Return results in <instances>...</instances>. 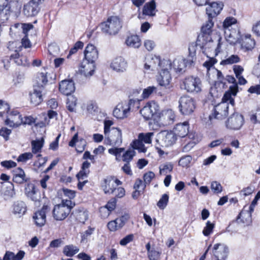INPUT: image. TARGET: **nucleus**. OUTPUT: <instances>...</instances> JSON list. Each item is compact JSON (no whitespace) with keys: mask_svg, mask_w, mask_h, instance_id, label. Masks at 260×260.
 Here are the masks:
<instances>
[{"mask_svg":"<svg viewBox=\"0 0 260 260\" xmlns=\"http://www.w3.org/2000/svg\"><path fill=\"white\" fill-rule=\"evenodd\" d=\"M237 21L236 18L227 17L223 21L222 29L226 40L231 44H235L239 39V30L236 26Z\"/></svg>","mask_w":260,"mask_h":260,"instance_id":"1","label":"nucleus"},{"mask_svg":"<svg viewBox=\"0 0 260 260\" xmlns=\"http://www.w3.org/2000/svg\"><path fill=\"white\" fill-rule=\"evenodd\" d=\"M213 22L211 19H209L202 27L201 34L198 36L197 42L201 46H204L205 48H211L214 46H217L218 43V39L216 42L211 37L212 32V27L213 26Z\"/></svg>","mask_w":260,"mask_h":260,"instance_id":"2","label":"nucleus"},{"mask_svg":"<svg viewBox=\"0 0 260 260\" xmlns=\"http://www.w3.org/2000/svg\"><path fill=\"white\" fill-rule=\"evenodd\" d=\"M75 206V203L71 200H62L60 204L56 205L54 207L52 211L53 218L57 221L64 220L68 217Z\"/></svg>","mask_w":260,"mask_h":260,"instance_id":"3","label":"nucleus"},{"mask_svg":"<svg viewBox=\"0 0 260 260\" xmlns=\"http://www.w3.org/2000/svg\"><path fill=\"white\" fill-rule=\"evenodd\" d=\"M102 31L109 35H115L122 27V23L119 18L116 16L109 17L107 21L101 24Z\"/></svg>","mask_w":260,"mask_h":260,"instance_id":"4","label":"nucleus"},{"mask_svg":"<svg viewBox=\"0 0 260 260\" xmlns=\"http://www.w3.org/2000/svg\"><path fill=\"white\" fill-rule=\"evenodd\" d=\"M221 40V38L219 37L218 38V43H217V46H214L213 47H211V48H208L206 49L204 47V46H201L203 50V52L208 58V60H206L203 63V66L206 67L208 70L212 67L217 61L214 57L220 52L221 45L220 42Z\"/></svg>","mask_w":260,"mask_h":260,"instance_id":"5","label":"nucleus"},{"mask_svg":"<svg viewBox=\"0 0 260 260\" xmlns=\"http://www.w3.org/2000/svg\"><path fill=\"white\" fill-rule=\"evenodd\" d=\"M138 104V100L131 99L128 102L118 104L113 110V114L117 118H124L127 116L131 109L134 108L135 105H137V108L139 107Z\"/></svg>","mask_w":260,"mask_h":260,"instance_id":"6","label":"nucleus"},{"mask_svg":"<svg viewBox=\"0 0 260 260\" xmlns=\"http://www.w3.org/2000/svg\"><path fill=\"white\" fill-rule=\"evenodd\" d=\"M165 66H166V69L171 67V63L169 60H161L160 57L158 56H149L146 58L144 69L146 70H156L159 72Z\"/></svg>","mask_w":260,"mask_h":260,"instance_id":"7","label":"nucleus"},{"mask_svg":"<svg viewBox=\"0 0 260 260\" xmlns=\"http://www.w3.org/2000/svg\"><path fill=\"white\" fill-rule=\"evenodd\" d=\"M184 88L188 92L198 93L202 90V82L198 77L186 78L183 82Z\"/></svg>","mask_w":260,"mask_h":260,"instance_id":"8","label":"nucleus"},{"mask_svg":"<svg viewBox=\"0 0 260 260\" xmlns=\"http://www.w3.org/2000/svg\"><path fill=\"white\" fill-rule=\"evenodd\" d=\"M196 103L192 98L188 96H182L179 100V108L183 115L191 114L196 109Z\"/></svg>","mask_w":260,"mask_h":260,"instance_id":"9","label":"nucleus"},{"mask_svg":"<svg viewBox=\"0 0 260 260\" xmlns=\"http://www.w3.org/2000/svg\"><path fill=\"white\" fill-rule=\"evenodd\" d=\"M105 135V142L107 144L119 146L122 143V133L119 128L113 127Z\"/></svg>","mask_w":260,"mask_h":260,"instance_id":"10","label":"nucleus"},{"mask_svg":"<svg viewBox=\"0 0 260 260\" xmlns=\"http://www.w3.org/2000/svg\"><path fill=\"white\" fill-rule=\"evenodd\" d=\"M159 105L154 101H150L140 110V113L146 120L150 119L157 114L159 110Z\"/></svg>","mask_w":260,"mask_h":260,"instance_id":"11","label":"nucleus"},{"mask_svg":"<svg viewBox=\"0 0 260 260\" xmlns=\"http://www.w3.org/2000/svg\"><path fill=\"white\" fill-rule=\"evenodd\" d=\"M5 124L11 127H17L22 124V115L17 110H13L7 114Z\"/></svg>","mask_w":260,"mask_h":260,"instance_id":"12","label":"nucleus"},{"mask_svg":"<svg viewBox=\"0 0 260 260\" xmlns=\"http://www.w3.org/2000/svg\"><path fill=\"white\" fill-rule=\"evenodd\" d=\"M95 64L92 62H89L86 60H82L79 64L78 70V74L84 76L86 78L92 76L94 72Z\"/></svg>","mask_w":260,"mask_h":260,"instance_id":"13","label":"nucleus"},{"mask_svg":"<svg viewBox=\"0 0 260 260\" xmlns=\"http://www.w3.org/2000/svg\"><path fill=\"white\" fill-rule=\"evenodd\" d=\"M158 122L164 125L173 124L176 118V115L172 109H168L162 110L157 115Z\"/></svg>","mask_w":260,"mask_h":260,"instance_id":"14","label":"nucleus"},{"mask_svg":"<svg viewBox=\"0 0 260 260\" xmlns=\"http://www.w3.org/2000/svg\"><path fill=\"white\" fill-rule=\"evenodd\" d=\"M244 123L243 117L238 113H234L226 122V127L231 129H239Z\"/></svg>","mask_w":260,"mask_h":260,"instance_id":"15","label":"nucleus"},{"mask_svg":"<svg viewBox=\"0 0 260 260\" xmlns=\"http://www.w3.org/2000/svg\"><path fill=\"white\" fill-rule=\"evenodd\" d=\"M171 67L166 69V66H165L159 71V75L157 78L159 85L166 89H170L172 87L171 84L172 78L169 71Z\"/></svg>","mask_w":260,"mask_h":260,"instance_id":"16","label":"nucleus"},{"mask_svg":"<svg viewBox=\"0 0 260 260\" xmlns=\"http://www.w3.org/2000/svg\"><path fill=\"white\" fill-rule=\"evenodd\" d=\"M122 184L119 180L112 177L105 178L102 185L103 189L106 194L113 193L116 187Z\"/></svg>","mask_w":260,"mask_h":260,"instance_id":"17","label":"nucleus"},{"mask_svg":"<svg viewBox=\"0 0 260 260\" xmlns=\"http://www.w3.org/2000/svg\"><path fill=\"white\" fill-rule=\"evenodd\" d=\"M229 106L228 103H220L214 107V113L210 115L209 118L212 119L213 117L217 119H222L226 117L228 114Z\"/></svg>","mask_w":260,"mask_h":260,"instance_id":"18","label":"nucleus"},{"mask_svg":"<svg viewBox=\"0 0 260 260\" xmlns=\"http://www.w3.org/2000/svg\"><path fill=\"white\" fill-rule=\"evenodd\" d=\"M212 253L216 260H225L228 255V247L224 244H215L213 247Z\"/></svg>","mask_w":260,"mask_h":260,"instance_id":"19","label":"nucleus"},{"mask_svg":"<svg viewBox=\"0 0 260 260\" xmlns=\"http://www.w3.org/2000/svg\"><path fill=\"white\" fill-rule=\"evenodd\" d=\"M10 59H13L14 62L19 66L28 67L30 65V63L28 61L25 57L19 56V54L17 52V50H15V53L11 55L10 58L7 57L3 60L4 66L6 69H8L9 67V62Z\"/></svg>","mask_w":260,"mask_h":260,"instance_id":"20","label":"nucleus"},{"mask_svg":"<svg viewBox=\"0 0 260 260\" xmlns=\"http://www.w3.org/2000/svg\"><path fill=\"white\" fill-rule=\"evenodd\" d=\"M49 210L48 206L44 205L40 210L34 214L33 219L37 226L41 227L44 225L46 221V213Z\"/></svg>","mask_w":260,"mask_h":260,"instance_id":"21","label":"nucleus"},{"mask_svg":"<svg viewBox=\"0 0 260 260\" xmlns=\"http://www.w3.org/2000/svg\"><path fill=\"white\" fill-rule=\"evenodd\" d=\"M159 139L162 146L169 147L175 143L176 136L173 132H163L159 134Z\"/></svg>","mask_w":260,"mask_h":260,"instance_id":"22","label":"nucleus"},{"mask_svg":"<svg viewBox=\"0 0 260 260\" xmlns=\"http://www.w3.org/2000/svg\"><path fill=\"white\" fill-rule=\"evenodd\" d=\"M127 66V61L122 57H116L110 64V67L113 70L119 73L126 71Z\"/></svg>","mask_w":260,"mask_h":260,"instance_id":"23","label":"nucleus"},{"mask_svg":"<svg viewBox=\"0 0 260 260\" xmlns=\"http://www.w3.org/2000/svg\"><path fill=\"white\" fill-rule=\"evenodd\" d=\"M98 51L95 47L92 44L87 45L84 51V58L83 60H86L89 62L95 63V61L98 59Z\"/></svg>","mask_w":260,"mask_h":260,"instance_id":"24","label":"nucleus"},{"mask_svg":"<svg viewBox=\"0 0 260 260\" xmlns=\"http://www.w3.org/2000/svg\"><path fill=\"white\" fill-rule=\"evenodd\" d=\"M24 193L28 198L35 202L40 201V196L38 193L36 186L33 183H28L25 185Z\"/></svg>","mask_w":260,"mask_h":260,"instance_id":"25","label":"nucleus"},{"mask_svg":"<svg viewBox=\"0 0 260 260\" xmlns=\"http://www.w3.org/2000/svg\"><path fill=\"white\" fill-rule=\"evenodd\" d=\"M59 90L62 94L69 95L75 90V84L72 80H64L60 83Z\"/></svg>","mask_w":260,"mask_h":260,"instance_id":"26","label":"nucleus"},{"mask_svg":"<svg viewBox=\"0 0 260 260\" xmlns=\"http://www.w3.org/2000/svg\"><path fill=\"white\" fill-rule=\"evenodd\" d=\"M38 4L29 2L24 5L23 13L26 17L35 16L39 13L40 8Z\"/></svg>","mask_w":260,"mask_h":260,"instance_id":"27","label":"nucleus"},{"mask_svg":"<svg viewBox=\"0 0 260 260\" xmlns=\"http://www.w3.org/2000/svg\"><path fill=\"white\" fill-rule=\"evenodd\" d=\"M238 91V85H233L230 87L229 90L225 92L222 99L221 103H226L231 104L233 106L234 105V99L232 95L235 96Z\"/></svg>","mask_w":260,"mask_h":260,"instance_id":"28","label":"nucleus"},{"mask_svg":"<svg viewBox=\"0 0 260 260\" xmlns=\"http://www.w3.org/2000/svg\"><path fill=\"white\" fill-rule=\"evenodd\" d=\"M25 173L21 168H17L13 170V181L17 184H23L28 181Z\"/></svg>","mask_w":260,"mask_h":260,"instance_id":"29","label":"nucleus"},{"mask_svg":"<svg viewBox=\"0 0 260 260\" xmlns=\"http://www.w3.org/2000/svg\"><path fill=\"white\" fill-rule=\"evenodd\" d=\"M86 144V141L84 139H78V135L77 133L74 135L72 140L69 142V145L72 147H74L76 146V151L78 152L81 153L84 150Z\"/></svg>","mask_w":260,"mask_h":260,"instance_id":"30","label":"nucleus"},{"mask_svg":"<svg viewBox=\"0 0 260 260\" xmlns=\"http://www.w3.org/2000/svg\"><path fill=\"white\" fill-rule=\"evenodd\" d=\"M223 8V4L215 2L212 3L206 8V13L209 16V19L218 15Z\"/></svg>","mask_w":260,"mask_h":260,"instance_id":"31","label":"nucleus"},{"mask_svg":"<svg viewBox=\"0 0 260 260\" xmlns=\"http://www.w3.org/2000/svg\"><path fill=\"white\" fill-rule=\"evenodd\" d=\"M189 129V124L187 121L183 123H178L176 125L174 128V133L175 136H178L180 137H185L188 133Z\"/></svg>","mask_w":260,"mask_h":260,"instance_id":"32","label":"nucleus"},{"mask_svg":"<svg viewBox=\"0 0 260 260\" xmlns=\"http://www.w3.org/2000/svg\"><path fill=\"white\" fill-rule=\"evenodd\" d=\"M12 209V212L14 215L21 217L26 213L27 207L24 202L17 201L13 204Z\"/></svg>","mask_w":260,"mask_h":260,"instance_id":"33","label":"nucleus"},{"mask_svg":"<svg viewBox=\"0 0 260 260\" xmlns=\"http://www.w3.org/2000/svg\"><path fill=\"white\" fill-rule=\"evenodd\" d=\"M236 221L239 223L243 224L244 225L250 224L252 221L251 212L242 210L237 218Z\"/></svg>","mask_w":260,"mask_h":260,"instance_id":"34","label":"nucleus"},{"mask_svg":"<svg viewBox=\"0 0 260 260\" xmlns=\"http://www.w3.org/2000/svg\"><path fill=\"white\" fill-rule=\"evenodd\" d=\"M255 45V41L250 34H245L242 39L241 47L245 50H252Z\"/></svg>","mask_w":260,"mask_h":260,"instance_id":"35","label":"nucleus"},{"mask_svg":"<svg viewBox=\"0 0 260 260\" xmlns=\"http://www.w3.org/2000/svg\"><path fill=\"white\" fill-rule=\"evenodd\" d=\"M30 103L35 106L39 105L43 101L42 90L35 88L29 93Z\"/></svg>","mask_w":260,"mask_h":260,"instance_id":"36","label":"nucleus"},{"mask_svg":"<svg viewBox=\"0 0 260 260\" xmlns=\"http://www.w3.org/2000/svg\"><path fill=\"white\" fill-rule=\"evenodd\" d=\"M156 5L154 0L146 3L143 8V14L153 16L155 15Z\"/></svg>","mask_w":260,"mask_h":260,"instance_id":"37","label":"nucleus"},{"mask_svg":"<svg viewBox=\"0 0 260 260\" xmlns=\"http://www.w3.org/2000/svg\"><path fill=\"white\" fill-rule=\"evenodd\" d=\"M146 248L147 251L148 257L149 260H158L159 259L161 251L154 248H151L150 242H148L146 245Z\"/></svg>","mask_w":260,"mask_h":260,"instance_id":"38","label":"nucleus"},{"mask_svg":"<svg viewBox=\"0 0 260 260\" xmlns=\"http://www.w3.org/2000/svg\"><path fill=\"white\" fill-rule=\"evenodd\" d=\"M125 44L129 47L138 48L141 46V42L137 35H131L126 38Z\"/></svg>","mask_w":260,"mask_h":260,"instance_id":"39","label":"nucleus"},{"mask_svg":"<svg viewBox=\"0 0 260 260\" xmlns=\"http://www.w3.org/2000/svg\"><path fill=\"white\" fill-rule=\"evenodd\" d=\"M117 203V200L115 198H112L106 204L105 207H101L100 209V213H102L103 212H106V214L105 215H104V217L108 216L110 212L114 210L116 207V205Z\"/></svg>","mask_w":260,"mask_h":260,"instance_id":"40","label":"nucleus"},{"mask_svg":"<svg viewBox=\"0 0 260 260\" xmlns=\"http://www.w3.org/2000/svg\"><path fill=\"white\" fill-rule=\"evenodd\" d=\"M44 140L43 138L41 139L33 140L31 142V150L32 154H37L41 152L43 147Z\"/></svg>","mask_w":260,"mask_h":260,"instance_id":"41","label":"nucleus"},{"mask_svg":"<svg viewBox=\"0 0 260 260\" xmlns=\"http://www.w3.org/2000/svg\"><path fill=\"white\" fill-rule=\"evenodd\" d=\"M79 251V249L78 247L71 244L66 245L64 247L63 249V253L67 256L71 257L74 255L78 253Z\"/></svg>","mask_w":260,"mask_h":260,"instance_id":"42","label":"nucleus"},{"mask_svg":"<svg viewBox=\"0 0 260 260\" xmlns=\"http://www.w3.org/2000/svg\"><path fill=\"white\" fill-rule=\"evenodd\" d=\"M36 83L38 87L40 89L43 87L48 82L46 73H38L36 78Z\"/></svg>","mask_w":260,"mask_h":260,"instance_id":"43","label":"nucleus"},{"mask_svg":"<svg viewBox=\"0 0 260 260\" xmlns=\"http://www.w3.org/2000/svg\"><path fill=\"white\" fill-rule=\"evenodd\" d=\"M186 61L184 59H175L173 62L174 69L177 72H182L186 67Z\"/></svg>","mask_w":260,"mask_h":260,"instance_id":"44","label":"nucleus"},{"mask_svg":"<svg viewBox=\"0 0 260 260\" xmlns=\"http://www.w3.org/2000/svg\"><path fill=\"white\" fill-rule=\"evenodd\" d=\"M240 61V58L237 55H232L226 59L222 60L221 61L220 64L222 65H228L236 63L239 62Z\"/></svg>","mask_w":260,"mask_h":260,"instance_id":"45","label":"nucleus"},{"mask_svg":"<svg viewBox=\"0 0 260 260\" xmlns=\"http://www.w3.org/2000/svg\"><path fill=\"white\" fill-rule=\"evenodd\" d=\"M95 228L94 227H91L90 226H88V229L85 231L81 233V242L86 243L88 239L91 236V235L93 234Z\"/></svg>","mask_w":260,"mask_h":260,"instance_id":"46","label":"nucleus"},{"mask_svg":"<svg viewBox=\"0 0 260 260\" xmlns=\"http://www.w3.org/2000/svg\"><path fill=\"white\" fill-rule=\"evenodd\" d=\"M11 8H0V23H5L9 18Z\"/></svg>","mask_w":260,"mask_h":260,"instance_id":"47","label":"nucleus"},{"mask_svg":"<svg viewBox=\"0 0 260 260\" xmlns=\"http://www.w3.org/2000/svg\"><path fill=\"white\" fill-rule=\"evenodd\" d=\"M173 169V165L171 162H167L159 166V173L166 175L172 172Z\"/></svg>","mask_w":260,"mask_h":260,"instance_id":"48","label":"nucleus"},{"mask_svg":"<svg viewBox=\"0 0 260 260\" xmlns=\"http://www.w3.org/2000/svg\"><path fill=\"white\" fill-rule=\"evenodd\" d=\"M143 143L138 139L133 141L132 147L134 149H137L140 152H145L147 150V148L145 146Z\"/></svg>","mask_w":260,"mask_h":260,"instance_id":"49","label":"nucleus"},{"mask_svg":"<svg viewBox=\"0 0 260 260\" xmlns=\"http://www.w3.org/2000/svg\"><path fill=\"white\" fill-rule=\"evenodd\" d=\"M153 135V133H140L138 136V139L146 144H150Z\"/></svg>","mask_w":260,"mask_h":260,"instance_id":"50","label":"nucleus"},{"mask_svg":"<svg viewBox=\"0 0 260 260\" xmlns=\"http://www.w3.org/2000/svg\"><path fill=\"white\" fill-rule=\"evenodd\" d=\"M169 197L168 194L165 193L162 195L161 197L157 203V206L160 209H164L168 205Z\"/></svg>","mask_w":260,"mask_h":260,"instance_id":"51","label":"nucleus"},{"mask_svg":"<svg viewBox=\"0 0 260 260\" xmlns=\"http://www.w3.org/2000/svg\"><path fill=\"white\" fill-rule=\"evenodd\" d=\"M88 212L85 210H79L76 214V219L81 223H84L88 219Z\"/></svg>","mask_w":260,"mask_h":260,"instance_id":"52","label":"nucleus"},{"mask_svg":"<svg viewBox=\"0 0 260 260\" xmlns=\"http://www.w3.org/2000/svg\"><path fill=\"white\" fill-rule=\"evenodd\" d=\"M156 88L154 86H149L146 88H145L142 94V99H138L139 102L141 101L142 99H147L149 97V96L154 91H156Z\"/></svg>","mask_w":260,"mask_h":260,"instance_id":"53","label":"nucleus"},{"mask_svg":"<svg viewBox=\"0 0 260 260\" xmlns=\"http://www.w3.org/2000/svg\"><path fill=\"white\" fill-rule=\"evenodd\" d=\"M214 226V223H212L210 221H207L206 226L203 231V235L205 236H208L210 235L212 233Z\"/></svg>","mask_w":260,"mask_h":260,"instance_id":"54","label":"nucleus"},{"mask_svg":"<svg viewBox=\"0 0 260 260\" xmlns=\"http://www.w3.org/2000/svg\"><path fill=\"white\" fill-rule=\"evenodd\" d=\"M9 110L10 106L9 104L2 100H0V116L3 117L5 114H7Z\"/></svg>","mask_w":260,"mask_h":260,"instance_id":"55","label":"nucleus"},{"mask_svg":"<svg viewBox=\"0 0 260 260\" xmlns=\"http://www.w3.org/2000/svg\"><path fill=\"white\" fill-rule=\"evenodd\" d=\"M135 151L133 149H129L126 151L122 156V159L126 163L129 162L133 159V157L135 155Z\"/></svg>","mask_w":260,"mask_h":260,"instance_id":"56","label":"nucleus"},{"mask_svg":"<svg viewBox=\"0 0 260 260\" xmlns=\"http://www.w3.org/2000/svg\"><path fill=\"white\" fill-rule=\"evenodd\" d=\"M77 104V100L74 96L69 97L67 102V107L68 109L72 112L74 110Z\"/></svg>","mask_w":260,"mask_h":260,"instance_id":"57","label":"nucleus"},{"mask_svg":"<svg viewBox=\"0 0 260 260\" xmlns=\"http://www.w3.org/2000/svg\"><path fill=\"white\" fill-rule=\"evenodd\" d=\"M192 157L190 155L182 156L179 161V165L183 167H187L189 166Z\"/></svg>","mask_w":260,"mask_h":260,"instance_id":"58","label":"nucleus"},{"mask_svg":"<svg viewBox=\"0 0 260 260\" xmlns=\"http://www.w3.org/2000/svg\"><path fill=\"white\" fill-rule=\"evenodd\" d=\"M33 154L31 152H25L20 154L17 158L18 162H26L27 160L32 158Z\"/></svg>","mask_w":260,"mask_h":260,"instance_id":"59","label":"nucleus"},{"mask_svg":"<svg viewBox=\"0 0 260 260\" xmlns=\"http://www.w3.org/2000/svg\"><path fill=\"white\" fill-rule=\"evenodd\" d=\"M128 218V216L127 215H125L115 219V221L116 222V224L117 225L119 229L123 227L126 221L127 220Z\"/></svg>","mask_w":260,"mask_h":260,"instance_id":"60","label":"nucleus"},{"mask_svg":"<svg viewBox=\"0 0 260 260\" xmlns=\"http://www.w3.org/2000/svg\"><path fill=\"white\" fill-rule=\"evenodd\" d=\"M211 190L216 193H220L222 191L221 184L217 181H213L211 183Z\"/></svg>","mask_w":260,"mask_h":260,"instance_id":"61","label":"nucleus"},{"mask_svg":"<svg viewBox=\"0 0 260 260\" xmlns=\"http://www.w3.org/2000/svg\"><path fill=\"white\" fill-rule=\"evenodd\" d=\"M1 165L8 169L16 167L17 166L16 162L11 160L3 161L1 162Z\"/></svg>","mask_w":260,"mask_h":260,"instance_id":"62","label":"nucleus"},{"mask_svg":"<svg viewBox=\"0 0 260 260\" xmlns=\"http://www.w3.org/2000/svg\"><path fill=\"white\" fill-rule=\"evenodd\" d=\"M155 177V174L152 172H149L144 175L143 179L144 181L146 184H148L150 183L153 178Z\"/></svg>","mask_w":260,"mask_h":260,"instance_id":"63","label":"nucleus"},{"mask_svg":"<svg viewBox=\"0 0 260 260\" xmlns=\"http://www.w3.org/2000/svg\"><path fill=\"white\" fill-rule=\"evenodd\" d=\"M252 31L256 36L260 37V20L253 25Z\"/></svg>","mask_w":260,"mask_h":260,"instance_id":"64","label":"nucleus"}]
</instances>
